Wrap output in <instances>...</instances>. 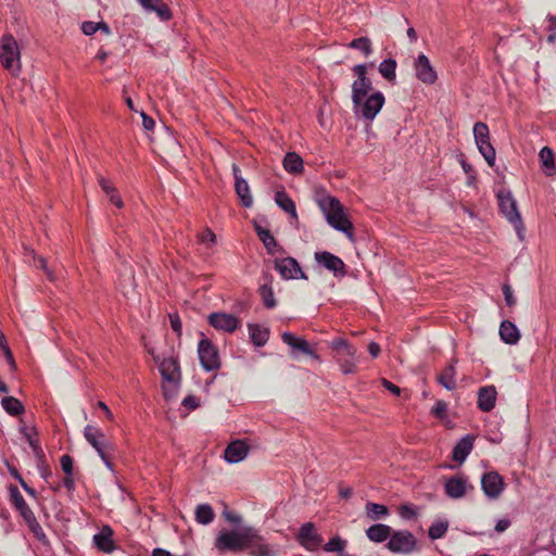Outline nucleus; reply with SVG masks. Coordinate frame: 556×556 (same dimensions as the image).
I'll return each instance as SVG.
<instances>
[{
    "label": "nucleus",
    "instance_id": "8",
    "mask_svg": "<svg viewBox=\"0 0 556 556\" xmlns=\"http://www.w3.org/2000/svg\"><path fill=\"white\" fill-rule=\"evenodd\" d=\"M86 441L97 451L104 465L113 470L111 462V452L114 450L112 443L106 439L105 434L97 427L87 425L84 429Z\"/></svg>",
    "mask_w": 556,
    "mask_h": 556
},
{
    "label": "nucleus",
    "instance_id": "53",
    "mask_svg": "<svg viewBox=\"0 0 556 556\" xmlns=\"http://www.w3.org/2000/svg\"><path fill=\"white\" fill-rule=\"evenodd\" d=\"M399 513L404 519H413L417 516V513L412 505H402Z\"/></svg>",
    "mask_w": 556,
    "mask_h": 556
},
{
    "label": "nucleus",
    "instance_id": "49",
    "mask_svg": "<svg viewBox=\"0 0 556 556\" xmlns=\"http://www.w3.org/2000/svg\"><path fill=\"white\" fill-rule=\"evenodd\" d=\"M199 239L202 243L207 247H212L216 243V236L211 229H205L200 236Z\"/></svg>",
    "mask_w": 556,
    "mask_h": 556
},
{
    "label": "nucleus",
    "instance_id": "60",
    "mask_svg": "<svg viewBox=\"0 0 556 556\" xmlns=\"http://www.w3.org/2000/svg\"><path fill=\"white\" fill-rule=\"evenodd\" d=\"M224 517L232 525H240L242 522V517L237 514H232L230 511H224Z\"/></svg>",
    "mask_w": 556,
    "mask_h": 556
},
{
    "label": "nucleus",
    "instance_id": "39",
    "mask_svg": "<svg viewBox=\"0 0 556 556\" xmlns=\"http://www.w3.org/2000/svg\"><path fill=\"white\" fill-rule=\"evenodd\" d=\"M348 542L339 535L332 536L325 545L324 551L327 553H338L339 556H350L344 554Z\"/></svg>",
    "mask_w": 556,
    "mask_h": 556
},
{
    "label": "nucleus",
    "instance_id": "15",
    "mask_svg": "<svg viewBox=\"0 0 556 556\" xmlns=\"http://www.w3.org/2000/svg\"><path fill=\"white\" fill-rule=\"evenodd\" d=\"M275 268L283 279H307L300 264L293 257H283L275 261Z\"/></svg>",
    "mask_w": 556,
    "mask_h": 556
},
{
    "label": "nucleus",
    "instance_id": "18",
    "mask_svg": "<svg viewBox=\"0 0 556 556\" xmlns=\"http://www.w3.org/2000/svg\"><path fill=\"white\" fill-rule=\"evenodd\" d=\"M414 70L416 73V77L424 84L433 85L438 75L435 70L430 63V60L425 54H419L414 62Z\"/></svg>",
    "mask_w": 556,
    "mask_h": 556
},
{
    "label": "nucleus",
    "instance_id": "37",
    "mask_svg": "<svg viewBox=\"0 0 556 556\" xmlns=\"http://www.w3.org/2000/svg\"><path fill=\"white\" fill-rule=\"evenodd\" d=\"M195 520L200 525H208L214 520L215 513L211 505L208 504H200L195 508Z\"/></svg>",
    "mask_w": 556,
    "mask_h": 556
},
{
    "label": "nucleus",
    "instance_id": "62",
    "mask_svg": "<svg viewBox=\"0 0 556 556\" xmlns=\"http://www.w3.org/2000/svg\"><path fill=\"white\" fill-rule=\"evenodd\" d=\"M509 527H510V520L504 518V519L497 520L494 529L496 532L501 533V532L506 531Z\"/></svg>",
    "mask_w": 556,
    "mask_h": 556
},
{
    "label": "nucleus",
    "instance_id": "31",
    "mask_svg": "<svg viewBox=\"0 0 556 556\" xmlns=\"http://www.w3.org/2000/svg\"><path fill=\"white\" fill-rule=\"evenodd\" d=\"M454 364L455 361H452V363L448 366H446L442 374L438 377V382L448 391L454 390L456 387V369Z\"/></svg>",
    "mask_w": 556,
    "mask_h": 556
},
{
    "label": "nucleus",
    "instance_id": "21",
    "mask_svg": "<svg viewBox=\"0 0 556 556\" xmlns=\"http://www.w3.org/2000/svg\"><path fill=\"white\" fill-rule=\"evenodd\" d=\"M249 454V446L240 440L231 442L224 451V458L229 464L243 460Z\"/></svg>",
    "mask_w": 556,
    "mask_h": 556
},
{
    "label": "nucleus",
    "instance_id": "64",
    "mask_svg": "<svg viewBox=\"0 0 556 556\" xmlns=\"http://www.w3.org/2000/svg\"><path fill=\"white\" fill-rule=\"evenodd\" d=\"M380 351H381V350H380V346H379V344H378V343H376V342H370V343H369V345H368V352H369V354H370L374 358H376V357L379 355Z\"/></svg>",
    "mask_w": 556,
    "mask_h": 556
},
{
    "label": "nucleus",
    "instance_id": "9",
    "mask_svg": "<svg viewBox=\"0 0 556 556\" xmlns=\"http://www.w3.org/2000/svg\"><path fill=\"white\" fill-rule=\"evenodd\" d=\"M387 548L393 554L408 555L417 549V539L407 530L392 531Z\"/></svg>",
    "mask_w": 556,
    "mask_h": 556
},
{
    "label": "nucleus",
    "instance_id": "58",
    "mask_svg": "<svg viewBox=\"0 0 556 556\" xmlns=\"http://www.w3.org/2000/svg\"><path fill=\"white\" fill-rule=\"evenodd\" d=\"M182 405L189 409H195L199 406V402L195 396L188 395L184 399Z\"/></svg>",
    "mask_w": 556,
    "mask_h": 556
},
{
    "label": "nucleus",
    "instance_id": "32",
    "mask_svg": "<svg viewBox=\"0 0 556 556\" xmlns=\"http://www.w3.org/2000/svg\"><path fill=\"white\" fill-rule=\"evenodd\" d=\"M117 287L121 290V292L128 296L131 293H134L136 288L135 277L134 273L130 269H127L126 273L121 275Z\"/></svg>",
    "mask_w": 556,
    "mask_h": 556
},
{
    "label": "nucleus",
    "instance_id": "36",
    "mask_svg": "<svg viewBox=\"0 0 556 556\" xmlns=\"http://www.w3.org/2000/svg\"><path fill=\"white\" fill-rule=\"evenodd\" d=\"M256 233L260 238V240L263 242L264 247L266 248L267 252L269 254L275 253V249L278 247L276 239L270 233L268 229L262 228L261 226H255Z\"/></svg>",
    "mask_w": 556,
    "mask_h": 556
},
{
    "label": "nucleus",
    "instance_id": "44",
    "mask_svg": "<svg viewBox=\"0 0 556 556\" xmlns=\"http://www.w3.org/2000/svg\"><path fill=\"white\" fill-rule=\"evenodd\" d=\"M260 294L263 299L264 305L267 308H273L276 306V300L274 296V291L270 286L263 285L260 288Z\"/></svg>",
    "mask_w": 556,
    "mask_h": 556
},
{
    "label": "nucleus",
    "instance_id": "13",
    "mask_svg": "<svg viewBox=\"0 0 556 556\" xmlns=\"http://www.w3.org/2000/svg\"><path fill=\"white\" fill-rule=\"evenodd\" d=\"M198 354L200 363L205 370H216L220 367L218 351L207 339L199 342Z\"/></svg>",
    "mask_w": 556,
    "mask_h": 556
},
{
    "label": "nucleus",
    "instance_id": "16",
    "mask_svg": "<svg viewBox=\"0 0 556 556\" xmlns=\"http://www.w3.org/2000/svg\"><path fill=\"white\" fill-rule=\"evenodd\" d=\"M315 261L323 267L327 268L329 271L333 273L336 277H344L346 275L345 264L344 262L336 256L334 254L323 251L316 252Z\"/></svg>",
    "mask_w": 556,
    "mask_h": 556
},
{
    "label": "nucleus",
    "instance_id": "57",
    "mask_svg": "<svg viewBox=\"0 0 556 556\" xmlns=\"http://www.w3.org/2000/svg\"><path fill=\"white\" fill-rule=\"evenodd\" d=\"M381 383L392 394L397 395V396L401 394V389L397 386L393 384L391 381L383 378V379H381Z\"/></svg>",
    "mask_w": 556,
    "mask_h": 556
},
{
    "label": "nucleus",
    "instance_id": "30",
    "mask_svg": "<svg viewBox=\"0 0 556 556\" xmlns=\"http://www.w3.org/2000/svg\"><path fill=\"white\" fill-rule=\"evenodd\" d=\"M283 167L290 174H301L304 169L303 159L295 152H288L283 159Z\"/></svg>",
    "mask_w": 556,
    "mask_h": 556
},
{
    "label": "nucleus",
    "instance_id": "24",
    "mask_svg": "<svg viewBox=\"0 0 556 556\" xmlns=\"http://www.w3.org/2000/svg\"><path fill=\"white\" fill-rule=\"evenodd\" d=\"M500 337L506 344H517L520 340V331L517 326L509 321L503 320L500 326Z\"/></svg>",
    "mask_w": 556,
    "mask_h": 556
},
{
    "label": "nucleus",
    "instance_id": "55",
    "mask_svg": "<svg viewBox=\"0 0 556 556\" xmlns=\"http://www.w3.org/2000/svg\"><path fill=\"white\" fill-rule=\"evenodd\" d=\"M503 293L505 298V302L508 306H514L516 304V299L513 294V290L508 285L503 286Z\"/></svg>",
    "mask_w": 556,
    "mask_h": 556
},
{
    "label": "nucleus",
    "instance_id": "46",
    "mask_svg": "<svg viewBox=\"0 0 556 556\" xmlns=\"http://www.w3.org/2000/svg\"><path fill=\"white\" fill-rule=\"evenodd\" d=\"M299 352L305 354V355H308L311 356L312 358L316 359V361H319V356L318 354H316L314 352V350L311 349L308 342L304 339V338H299V341H298V350Z\"/></svg>",
    "mask_w": 556,
    "mask_h": 556
},
{
    "label": "nucleus",
    "instance_id": "26",
    "mask_svg": "<svg viewBox=\"0 0 556 556\" xmlns=\"http://www.w3.org/2000/svg\"><path fill=\"white\" fill-rule=\"evenodd\" d=\"M112 536V529L109 526H104L99 533L93 535V542L100 551L110 553L114 549Z\"/></svg>",
    "mask_w": 556,
    "mask_h": 556
},
{
    "label": "nucleus",
    "instance_id": "38",
    "mask_svg": "<svg viewBox=\"0 0 556 556\" xmlns=\"http://www.w3.org/2000/svg\"><path fill=\"white\" fill-rule=\"evenodd\" d=\"M3 409L11 416H18L24 413L22 402L13 396H5L1 400Z\"/></svg>",
    "mask_w": 556,
    "mask_h": 556
},
{
    "label": "nucleus",
    "instance_id": "34",
    "mask_svg": "<svg viewBox=\"0 0 556 556\" xmlns=\"http://www.w3.org/2000/svg\"><path fill=\"white\" fill-rule=\"evenodd\" d=\"M540 161L542 163L543 170L547 176H552L555 173L554 153L548 147H544L540 151Z\"/></svg>",
    "mask_w": 556,
    "mask_h": 556
},
{
    "label": "nucleus",
    "instance_id": "22",
    "mask_svg": "<svg viewBox=\"0 0 556 556\" xmlns=\"http://www.w3.org/2000/svg\"><path fill=\"white\" fill-rule=\"evenodd\" d=\"M496 389L494 386L482 387L478 391V407L482 412H491L496 402Z\"/></svg>",
    "mask_w": 556,
    "mask_h": 556
},
{
    "label": "nucleus",
    "instance_id": "27",
    "mask_svg": "<svg viewBox=\"0 0 556 556\" xmlns=\"http://www.w3.org/2000/svg\"><path fill=\"white\" fill-rule=\"evenodd\" d=\"M392 529L384 523H376L366 530L367 538L375 543H381L388 540L391 535Z\"/></svg>",
    "mask_w": 556,
    "mask_h": 556
},
{
    "label": "nucleus",
    "instance_id": "2",
    "mask_svg": "<svg viewBox=\"0 0 556 556\" xmlns=\"http://www.w3.org/2000/svg\"><path fill=\"white\" fill-rule=\"evenodd\" d=\"M153 359L157 364L163 378V395L165 400L169 401L176 397L180 387L181 372L178 359L174 356L161 358L159 355H153Z\"/></svg>",
    "mask_w": 556,
    "mask_h": 556
},
{
    "label": "nucleus",
    "instance_id": "33",
    "mask_svg": "<svg viewBox=\"0 0 556 556\" xmlns=\"http://www.w3.org/2000/svg\"><path fill=\"white\" fill-rule=\"evenodd\" d=\"M236 193L238 194L241 203L245 207L253 204V198L250 193V187L245 179H237L235 182Z\"/></svg>",
    "mask_w": 556,
    "mask_h": 556
},
{
    "label": "nucleus",
    "instance_id": "28",
    "mask_svg": "<svg viewBox=\"0 0 556 556\" xmlns=\"http://www.w3.org/2000/svg\"><path fill=\"white\" fill-rule=\"evenodd\" d=\"M21 432L24 434V438L26 439L29 446L31 447L35 457L41 462L45 454H43L42 448L40 447L39 440L36 438L37 437L36 429L34 427L23 426L21 428Z\"/></svg>",
    "mask_w": 556,
    "mask_h": 556
},
{
    "label": "nucleus",
    "instance_id": "61",
    "mask_svg": "<svg viewBox=\"0 0 556 556\" xmlns=\"http://www.w3.org/2000/svg\"><path fill=\"white\" fill-rule=\"evenodd\" d=\"M2 353H3L4 358L9 363L11 369L14 370L16 368V363L14 361V357H13V354H12L10 348L8 346V348L3 349Z\"/></svg>",
    "mask_w": 556,
    "mask_h": 556
},
{
    "label": "nucleus",
    "instance_id": "6",
    "mask_svg": "<svg viewBox=\"0 0 556 556\" xmlns=\"http://www.w3.org/2000/svg\"><path fill=\"white\" fill-rule=\"evenodd\" d=\"M0 62L12 76L20 75L22 70L21 50L12 35H4L0 40Z\"/></svg>",
    "mask_w": 556,
    "mask_h": 556
},
{
    "label": "nucleus",
    "instance_id": "5",
    "mask_svg": "<svg viewBox=\"0 0 556 556\" xmlns=\"http://www.w3.org/2000/svg\"><path fill=\"white\" fill-rule=\"evenodd\" d=\"M10 500L15 507V509L20 513L21 517L24 519L25 523L29 528L30 532L42 543H48L47 536L45 534L43 529L37 521V518L30 507L26 504L23 495L18 491L15 485L9 486Z\"/></svg>",
    "mask_w": 556,
    "mask_h": 556
},
{
    "label": "nucleus",
    "instance_id": "51",
    "mask_svg": "<svg viewBox=\"0 0 556 556\" xmlns=\"http://www.w3.org/2000/svg\"><path fill=\"white\" fill-rule=\"evenodd\" d=\"M61 467L66 476H73V459L68 455H63L61 457Z\"/></svg>",
    "mask_w": 556,
    "mask_h": 556
},
{
    "label": "nucleus",
    "instance_id": "19",
    "mask_svg": "<svg viewBox=\"0 0 556 556\" xmlns=\"http://www.w3.org/2000/svg\"><path fill=\"white\" fill-rule=\"evenodd\" d=\"M208 324L216 330L224 332H233L239 326V319L228 313H212L207 317Z\"/></svg>",
    "mask_w": 556,
    "mask_h": 556
},
{
    "label": "nucleus",
    "instance_id": "23",
    "mask_svg": "<svg viewBox=\"0 0 556 556\" xmlns=\"http://www.w3.org/2000/svg\"><path fill=\"white\" fill-rule=\"evenodd\" d=\"M148 12H155L160 20L169 21L173 16L169 7L162 0H137Z\"/></svg>",
    "mask_w": 556,
    "mask_h": 556
},
{
    "label": "nucleus",
    "instance_id": "54",
    "mask_svg": "<svg viewBox=\"0 0 556 556\" xmlns=\"http://www.w3.org/2000/svg\"><path fill=\"white\" fill-rule=\"evenodd\" d=\"M81 30L86 36L93 35L99 30V24L94 22H84L81 25Z\"/></svg>",
    "mask_w": 556,
    "mask_h": 556
},
{
    "label": "nucleus",
    "instance_id": "14",
    "mask_svg": "<svg viewBox=\"0 0 556 556\" xmlns=\"http://www.w3.org/2000/svg\"><path fill=\"white\" fill-rule=\"evenodd\" d=\"M481 489L489 500H497L505 489V483L502 476L492 470L482 475Z\"/></svg>",
    "mask_w": 556,
    "mask_h": 556
},
{
    "label": "nucleus",
    "instance_id": "48",
    "mask_svg": "<svg viewBox=\"0 0 556 556\" xmlns=\"http://www.w3.org/2000/svg\"><path fill=\"white\" fill-rule=\"evenodd\" d=\"M299 338L300 337H295L293 333L288 332V331H286L281 334V339H282L283 343L289 345L291 348L292 352L298 350Z\"/></svg>",
    "mask_w": 556,
    "mask_h": 556
},
{
    "label": "nucleus",
    "instance_id": "35",
    "mask_svg": "<svg viewBox=\"0 0 556 556\" xmlns=\"http://www.w3.org/2000/svg\"><path fill=\"white\" fill-rule=\"evenodd\" d=\"M396 61L393 59H386L379 64V73L381 76L390 83H394L396 79Z\"/></svg>",
    "mask_w": 556,
    "mask_h": 556
},
{
    "label": "nucleus",
    "instance_id": "50",
    "mask_svg": "<svg viewBox=\"0 0 556 556\" xmlns=\"http://www.w3.org/2000/svg\"><path fill=\"white\" fill-rule=\"evenodd\" d=\"M98 182L101 187V189L108 194H112L114 193L116 190V188L114 187V185L106 178H104L103 176H99L98 178Z\"/></svg>",
    "mask_w": 556,
    "mask_h": 556
},
{
    "label": "nucleus",
    "instance_id": "11",
    "mask_svg": "<svg viewBox=\"0 0 556 556\" xmlns=\"http://www.w3.org/2000/svg\"><path fill=\"white\" fill-rule=\"evenodd\" d=\"M353 73L356 75V79L353 81L351 88V100L352 102L358 101L361 98H365L372 90V84L367 76V65L356 64L352 67Z\"/></svg>",
    "mask_w": 556,
    "mask_h": 556
},
{
    "label": "nucleus",
    "instance_id": "4",
    "mask_svg": "<svg viewBox=\"0 0 556 556\" xmlns=\"http://www.w3.org/2000/svg\"><path fill=\"white\" fill-rule=\"evenodd\" d=\"M496 197L501 213L514 226L519 240L523 241L526 238V228L521 214L518 210L517 201L507 189H500Z\"/></svg>",
    "mask_w": 556,
    "mask_h": 556
},
{
    "label": "nucleus",
    "instance_id": "40",
    "mask_svg": "<svg viewBox=\"0 0 556 556\" xmlns=\"http://www.w3.org/2000/svg\"><path fill=\"white\" fill-rule=\"evenodd\" d=\"M366 515L370 520H377L388 516L389 509L386 505L368 502L366 504Z\"/></svg>",
    "mask_w": 556,
    "mask_h": 556
},
{
    "label": "nucleus",
    "instance_id": "25",
    "mask_svg": "<svg viewBox=\"0 0 556 556\" xmlns=\"http://www.w3.org/2000/svg\"><path fill=\"white\" fill-rule=\"evenodd\" d=\"M475 438L472 435L464 437L453 448V459L463 464L473 447Z\"/></svg>",
    "mask_w": 556,
    "mask_h": 556
},
{
    "label": "nucleus",
    "instance_id": "7",
    "mask_svg": "<svg viewBox=\"0 0 556 556\" xmlns=\"http://www.w3.org/2000/svg\"><path fill=\"white\" fill-rule=\"evenodd\" d=\"M384 102L383 93L381 91H375L365 98L358 99L356 102H352L354 115L356 118L371 123L381 111Z\"/></svg>",
    "mask_w": 556,
    "mask_h": 556
},
{
    "label": "nucleus",
    "instance_id": "56",
    "mask_svg": "<svg viewBox=\"0 0 556 556\" xmlns=\"http://www.w3.org/2000/svg\"><path fill=\"white\" fill-rule=\"evenodd\" d=\"M39 263H40V267L41 269L45 271V274L47 275L48 279L51 280V281H54L55 280V275L53 274V271L48 267L47 265V261L43 258V257H39L38 258Z\"/></svg>",
    "mask_w": 556,
    "mask_h": 556
},
{
    "label": "nucleus",
    "instance_id": "1",
    "mask_svg": "<svg viewBox=\"0 0 556 556\" xmlns=\"http://www.w3.org/2000/svg\"><path fill=\"white\" fill-rule=\"evenodd\" d=\"M214 546L219 553L249 551L252 556L275 555V549L266 543L260 530L251 526L222 530L215 539Z\"/></svg>",
    "mask_w": 556,
    "mask_h": 556
},
{
    "label": "nucleus",
    "instance_id": "17",
    "mask_svg": "<svg viewBox=\"0 0 556 556\" xmlns=\"http://www.w3.org/2000/svg\"><path fill=\"white\" fill-rule=\"evenodd\" d=\"M472 486L468 483V479L463 475L448 478L444 484V491L447 497L458 500L464 497Z\"/></svg>",
    "mask_w": 556,
    "mask_h": 556
},
{
    "label": "nucleus",
    "instance_id": "42",
    "mask_svg": "<svg viewBox=\"0 0 556 556\" xmlns=\"http://www.w3.org/2000/svg\"><path fill=\"white\" fill-rule=\"evenodd\" d=\"M349 48L359 49L365 56H368L372 52L371 41L368 37H359L352 40L349 45Z\"/></svg>",
    "mask_w": 556,
    "mask_h": 556
},
{
    "label": "nucleus",
    "instance_id": "52",
    "mask_svg": "<svg viewBox=\"0 0 556 556\" xmlns=\"http://www.w3.org/2000/svg\"><path fill=\"white\" fill-rule=\"evenodd\" d=\"M169 321L172 329L177 333L178 337L181 336V320L177 313L169 314Z\"/></svg>",
    "mask_w": 556,
    "mask_h": 556
},
{
    "label": "nucleus",
    "instance_id": "47",
    "mask_svg": "<svg viewBox=\"0 0 556 556\" xmlns=\"http://www.w3.org/2000/svg\"><path fill=\"white\" fill-rule=\"evenodd\" d=\"M446 409L447 405L444 401H437L431 412L435 417L444 419L446 417Z\"/></svg>",
    "mask_w": 556,
    "mask_h": 556
},
{
    "label": "nucleus",
    "instance_id": "59",
    "mask_svg": "<svg viewBox=\"0 0 556 556\" xmlns=\"http://www.w3.org/2000/svg\"><path fill=\"white\" fill-rule=\"evenodd\" d=\"M140 115L142 117V125L144 129L151 130L154 128L155 122L152 117L148 116L143 111L140 112Z\"/></svg>",
    "mask_w": 556,
    "mask_h": 556
},
{
    "label": "nucleus",
    "instance_id": "43",
    "mask_svg": "<svg viewBox=\"0 0 556 556\" xmlns=\"http://www.w3.org/2000/svg\"><path fill=\"white\" fill-rule=\"evenodd\" d=\"M448 522L446 520H440L432 523L428 530V535L431 540L441 539L447 531Z\"/></svg>",
    "mask_w": 556,
    "mask_h": 556
},
{
    "label": "nucleus",
    "instance_id": "63",
    "mask_svg": "<svg viewBox=\"0 0 556 556\" xmlns=\"http://www.w3.org/2000/svg\"><path fill=\"white\" fill-rule=\"evenodd\" d=\"M110 201L118 208H122L124 206V202L122 200V198L119 197V194L117 193V191H115L114 193L110 194Z\"/></svg>",
    "mask_w": 556,
    "mask_h": 556
},
{
    "label": "nucleus",
    "instance_id": "29",
    "mask_svg": "<svg viewBox=\"0 0 556 556\" xmlns=\"http://www.w3.org/2000/svg\"><path fill=\"white\" fill-rule=\"evenodd\" d=\"M275 202L282 211L290 214L292 218H298L295 203L285 191L276 192Z\"/></svg>",
    "mask_w": 556,
    "mask_h": 556
},
{
    "label": "nucleus",
    "instance_id": "3",
    "mask_svg": "<svg viewBox=\"0 0 556 556\" xmlns=\"http://www.w3.org/2000/svg\"><path fill=\"white\" fill-rule=\"evenodd\" d=\"M319 206L327 223L336 230L343 232L350 241H354L353 225L340 201L333 197H326L319 201Z\"/></svg>",
    "mask_w": 556,
    "mask_h": 556
},
{
    "label": "nucleus",
    "instance_id": "20",
    "mask_svg": "<svg viewBox=\"0 0 556 556\" xmlns=\"http://www.w3.org/2000/svg\"><path fill=\"white\" fill-rule=\"evenodd\" d=\"M334 359L343 375H354L357 372L359 356L357 355L356 348L334 355Z\"/></svg>",
    "mask_w": 556,
    "mask_h": 556
},
{
    "label": "nucleus",
    "instance_id": "12",
    "mask_svg": "<svg viewBox=\"0 0 556 556\" xmlns=\"http://www.w3.org/2000/svg\"><path fill=\"white\" fill-rule=\"evenodd\" d=\"M296 540L302 547L309 552L317 551L323 543V538L313 522H305L300 527Z\"/></svg>",
    "mask_w": 556,
    "mask_h": 556
},
{
    "label": "nucleus",
    "instance_id": "45",
    "mask_svg": "<svg viewBox=\"0 0 556 556\" xmlns=\"http://www.w3.org/2000/svg\"><path fill=\"white\" fill-rule=\"evenodd\" d=\"M330 348L334 351V355H339L340 353L351 350L354 346L349 344L346 340L338 338L331 341Z\"/></svg>",
    "mask_w": 556,
    "mask_h": 556
},
{
    "label": "nucleus",
    "instance_id": "41",
    "mask_svg": "<svg viewBox=\"0 0 556 556\" xmlns=\"http://www.w3.org/2000/svg\"><path fill=\"white\" fill-rule=\"evenodd\" d=\"M250 336L253 343L257 346H263L268 340V331L257 325L249 326Z\"/></svg>",
    "mask_w": 556,
    "mask_h": 556
},
{
    "label": "nucleus",
    "instance_id": "10",
    "mask_svg": "<svg viewBox=\"0 0 556 556\" xmlns=\"http://www.w3.org/2000/svg\"><path fill=\"white\" fill-rule=\"evenodd\" d=\"M473 137L479 152L490 166L495 164V149L490 142V131L485 123L478 122L473 126Z\"/></svg>",
    "mask_w": 556,
    "mask_h": 556
}]
</instances>
